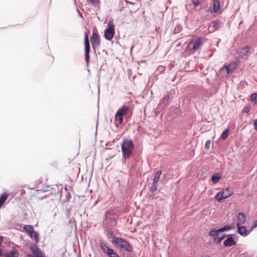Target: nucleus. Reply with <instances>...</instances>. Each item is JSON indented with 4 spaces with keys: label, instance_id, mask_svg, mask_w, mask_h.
I'll return each mask as SVG.
<instances>
[{
    "label": "nucleus",
    "instance_id": "obj_34",
    "mask_svg": "<svg viewBox=\"0 0 257 257\" xmlns=\"http://www.w3.org/2000/svg\"><path fill=\"white\" fill-rule=\"evenodd\" d=\"M165 69L166 67L161 65L158 67L157 71L159 73H162L165 71Z\"/></svg>",
    "mask_w": 257,
    "mask_h": 257
},
{
    "label": "nucleus",
    "instance_id": "obj_30",
    "mask_svg": "<svg viewBox=\"0 0 257 257\" xmlns=\"http://www.w3.org/2000/svg\"><path fill=\"white\" fill-rule=\"evenodd\" d=\"M250 100L255 105H257V93H253L251 95Z\"/></svg>",
    "mask_w": 257,
    "mask_h": 257
},
{
    "label": "nucleus",
    "instance_id": "obj_2",
    "mask_svg": "<svg viewBox=\"0 0 257 257\" xmlns=\"http://www.w3.org/2000/svg\"><path fill=\"white\" fill-rule=\"evenodd\" d=\"M49 191H50L51 194H54L56 197L58 196L60 198H61L62 196V189H59L57 186L52 188L49 186H47L46 188L37 189L36 194H38L41 192L45 193Z\"/></svg>",
    "mask_w": 257,
    "mask_h": 257
},
{
    "label": "nucleus",
    "instance_id": "obj_44",
    "mask_svg": "<svg viewBox=\"0 0 257 257\" xmlns=\"http://www.w3.org/2000/svg\"><path fill=\"white\" fill-rule=\"evenodd\" d=\"M173 67H174V65H172L171 64H170L169 65V67L170 69L172 68Z\"/></svg>",
    "mask_w": 257,
    "mask_h": 257
},
{
    "label": "nucleus",
    "instance_id": "obj_37",
    "mask_svg": "<svg viewBox=\"0 0 257 257\" xmlns=\"http://www.w3.org/2000/svg\"><path fill=\"white\" fill-rule=\"evenodd\" d=\"M218 24V23L217 21H212L211 23V25L210 27H213V28H215L216 26H217Z\"/></svg>",
    "mask_w": 257,
    "mask_h": 257
},
{
    "label": "nucleus",
    "instance_id": "obj_18",
    "mask_svg": "<svg viewBox=\"0 0 257 257\" xmlns=\"http://www.w3.org/2000/svg\"><path fill=\"white\" fill-rule=\"evenodd\" d=\"M221 179V175L219 173L214 174L211 177V181L214 184L218 182Z\"/></svg>",
    "mask_w": 257,
    "mask_h": 257
},
{
    "label": "nucleus",
    "instance_id": "obj_43",
    "mask_svg": "<svg viewBox=\"0 0 257 257\" xmlns=\"http://www.w3.org/2000/svg\"><path fill=\"white\" fill-rule=\"evenodd\" d=\"M4 237L0 236V245H1L2 242L3 241Z\"/></svg>",
    "mask_w": 257,
    "mask_h": 257
},
{
    "label": "nucleus",
    "instance_id": "obj_42",
    "mask_svg": "<svg viewBox=\"0 0 257 257\" xmlns=\"http://www.w3.org/2000/svg\"><path fill=\"white\" fill-rule=\"evenodd\" d=\"M170 109L171 110H175L176 111H177V108H176L174 106H172L171 108H170Z\"/></svg>",
    "mask_w": 257,
    "mask_h": 257
},
{
    "label": "nucleus",
    "instance_id": "obj_41",
    "mask_svg": "<svg viewBox=\"0 0 257 257\" xmlns=\"http://www.w3.org/2000/svg\"><path fill=\"white\" fill-rule=\"evenodd\" d=\"M88 3H89L91 4H94L95 0H86Z\"/></svg>",
    "mask_w": 257,
    "mask_h": 257
},
{
    "label": "nucleus",
    "instance_id": "obj_21",
    "mask_svg": "<svg viewBox=\"0 0 257 257\" xmlns=\"http://www.w3.org/2000/svg\"><path fill=\"white\" fill-rule=\"evenodd\" d=\"M202 42L200 38H197L193 43V49L196 50L201 45Z\"/></svg>",
    "mask_w": 257,
    "mask_h": 257
},
{
    "label": "nucleus",
    "instance_id": "obj_22",
    "mask_svg": "<svg viewBox=\"0 0 257 257\" xmlns=\"http://www.w3.org/2000/svg\"><path fill=\"white\" fill-rule=\"evenodd\" d=\"M9 195L6 193L3 194L0 196V208L4 205Z\"/></svg>",
    "mask_w": 257,
    "mask_h": 257
},
{
    "label": "nucleus",
    "instance_id": "obj_16",
    "mask_svg": "<svg viewBox=\"0 0 257 257\" xmlns=\"http://www.w3.org/2000/svg\"><path fill=\"white\" fill-rule=\"evenodd\" d=\"M221 230L220 229V228H218V229H216V228H213L212 229H211L209 232V235L211 236V237H217V236H218V235L219 234V233H221Z\"/></svg>",
    "mask_w": 257,
    "mask_h": 257
},
{
    "label": "nucleus",
    "instance_id": "obj_31",
    "mask_svg": "<svg viewBox=\"0 0 257 257\" xmlns=\"http://www.w3.org/2000/svg\"><path fill=\"white\" fill-rule=\"evenodd\" d=\"M158 184H154V182H153L152 186L150 188V191L153 192L152 194L150 195V197L154 195V192L157 190Z\"/></svg>",
    "mask_w": 257,
    "mask_h": 257
},
{
    "label": "nucleus",
    "instance_id": "obj_12",
    "mask_svg": "<svg viewBox=\"0 0 257 257\" xmlns=\"http://www.w3.org/2000/svg\"><path fill=\"white\" fill-rule=\"evenodd\" d=\"M30 249L36 255H43V252L36 244H31L30 246Z\"/></svg>",
    "mask_w": 257,
    "mask_h": 257
},
{
    "label": "nucleus",
    "instance_id": "obj_29",
    "mask_svg": "<svg viewBox=\"0 0 257 257\" xmlns=\"http://www.w3.org/2000/svg\"><path fill=\"white\" fill-rule=\"evenodd\" d=\"M232 229V227L230 225H225L224 226L220 228L221 232L222 233L225 231H228Z\"/></svg>",
    "mask_w": 257,
    "mask_h": 257
},
{
    "label": "nucleus",
    "instance_id": "obj_7",
    "mask_svg": "<svg viewBox=\"0 0 257 257\" xmlns=\"http://www.w3.org/2000/svg\"><path fill=\"white\" fill-rule=\"evenodd\" d=\"M173 93L172 91H170L165 95L159 103L158 107L160 109H163L167 107L173 99Z\"/></svg>",
    "mask_w": 257,
    "mask_h": 257
},
{
    "label": "nucleus",
    "instance_id": "obj_23",
    "mask_svg": "<svg viewBox=\"0 0 257 257\" xmlns=\"http://www.w3.org/2000/svg\"><path fill=\"white\" fill-rule=\"evenodd\" d=\"M250 49V47L248 45H246L241 49L240 53L241 55H243V56H246L247 55Z\"/></svg>",
    "mask_w": 257,
    "mask_h": 257
},
{
    "label": "nucleus",
    "instance_id": "obj_33",
    "mask_svg": "<svg viewBox=\"0 0 257 257\" xmlns=\"http://www.w3.org/2000/svg\"><path fill=\"white\" fill-rule=\"evenodd\" d=\"M107 254L109 257H120L118 253L113 249L112 251H110Z\"/></svg>",
    "mask_w": 257,
    "mask_h": 257
},
{
    "label": "nucleus",
    "instance_id": "obj_47",
    "mask_svg": "<svg viewBox=\"0 0 257 257\" xmlns=\"http://www.w3.org/2000/svg\"><path fill=\"white\" fill-rule=\"evenodd\" d=\"M125 257H130V254H128H128H126L125 255Z\"/></svg>",
    "mask_w": 257,
    "mask_h": 257
},
{
    "label": "nucleus",
    "instance_id": "obj_39",
    "mask_svg": "<svg viewBox=\"0 0 257 257\" xmlns=\"http://www.w3.org/2000/svg\"><path fill=\"white\" fill-rule=\"evenodd\" d=\"M257 227V220H255L253 224L251 227V229H253Z\"/></svg>",
    "mask_w": 257,
    "mask_h": 257
},
{
    "label": "nucleus",
    "instance_id": "obj_19",
    "mask_svg": "<svg viewBox=\"0 0 257 257\" xmlns=\"http://www.w3.org/2000/svg\"><path fill=\"white\" fill-rule=\"evenodd\" d=\"M245 219H246V215L242 213V212H239L237 215V220L239 221L240 224H243L245 222Z\"/></svg>",
    "mask_w": 257,
    "mask_h": 257
},
{
    "label": "nucleus",
    "instance_id": "obj_35",
    "mask_svg": "<svg viewBox=\"0 0 257 257\" xmlns=\"http://www.w3.org/2000/svg\"><path fill=\"white\" fill-rule=\"evenodd\" d=\"M107 235L108 237L109 238H112L113 240H115V239L117 238L114 236L113 233L111 230H109V231H107Z\"/></svg>",
    "mask_w": 257,
    "mask_h": 257
},
{
    "label": "nucleus",
    "instance_id": "obj_15",
    "mask_svg": "<svg viewBox=\"0 0 257 257\" xmlns=\"http://www.w3.org/2000/svg\"><path fill=\"white\" fill-rule=\"evenodd\" d=\"M19 255V251L16 248H13V249L9 253H6L5 257H18Z\"/></svg>",
    "mask_w": 257,
    "mask_h": 257
},
{
    "label": "nucleus",
    "instance_id": "obj_14",
    "mask_svg": "<svg viewBox=\"0 0 257 257\" xmlns=\"http://www.w3.org/2000/svg\"><path fill=\"white\" fill-rule=\"evenodd\" d=\"M236 63L229 64L228 66H225L223 67L221 71H225L226 74L228 75L230 72H232L235 68Z\"/></svg>",
    "mask_w": 257,
    "mask_h": 257
},
{
    "label": "nucleus",
    "instance_id": "obj_13",
    "mask_svg": "<svg viewBox=\"0 0 257 257\" xmlns=\"http://www.w3.org/2000/svg\"><path fill=\"white\" fill-rule=\"evenodd\" d=\"M213 9L210 11L211 13H216L220 9V5L219 0H213Z\"/></svg>",
    "mask_w": 257,
    "mask_h": 257
},
{
    "label": "nucleus",
    "instance_id": "obj_6",
    "mask_svg": "<svg viewBox=\"0 0 257 257\" xmlns=\"http://www.w3.org/2000/svg\"><path fill=\"white\" fill-rule=\"evenodd\" d=\"M233 193V192L228 188L223 189L221 191L218 192L216 196L215 199L218 201H220L223 199H225L231 196Z\"/></svg>",
    "mask_w": 257,
    "mask_h": 257
},
{
    "label": "nucleus",
    "instance_id": "obj_28",
    "mask_svg": "<svg viewBox=\"0 0 257 257\" xmlns=\"http://www.w3.org/2000/svg\"><path fill=\"white\" fill-rule=\"evenodd\" d=\"M229 132V129L228 128H226L221 134V136H220V138L223 139V140L226 139L227 138L228 136Z\"/></svg>",
    "mask_w": 257,
    "mask_h": 257
},
{
    "label": "nucleus",
    "instance_id": "obj_4",
    "mask_svg": "<svg viewBox=\"0 0 257 257\" xmlns=\"http://www.w3.org/2000/svg\"><path fill=\"white\" fill-rule=\"evenodd\" d=\"M111 241L115 244L120 246L121 248L126 250L128 252L133 251V247L130 243L122 238H116L115 240H112Z\"/></svg>",
    "mask_w": 257,
    "mask_h": 257
},
{
    "label": "nucleus",
    "instance_id": "obj_17",
    "mask_svg": "<svg viewBox=\"0 0 257 257\" xmlns=\"http://www.w3.org/2000/svg\"><path fill=\"white\" fill-rule=\"evenodd\" d=\"M100 246L101 249L107 254L109 253L108 252L110 251H111L113 250V249L110 248L107 244L102 242H100Z\"/></svg>",
    "mask_w": 257,
    "mask_h": 257
},
{
    "label": "nucleus",
    "instance_id": "obj_49",
    "mask_svg": "<svg viewBox=\"0 0 257 257\" xmlns=\"http://www.w3.org/2000/svg\"><path fill=\"white\" fill-rule=\"evenodd\" d=\"M46 198V196H42V197L41 198V199H44V198Z\"/></svg>",
    "mask_w": 257,
    "mask_h": 257
},
{
    "label": "nucleus",
    "instance_id": "obj_45",
    "mask_svg": "<svg viewBox=\"0 0 257 257\" xmlns=\"http://www.w3.org/2000/svg\"><path fill=\"white\" fill-rule=\"evenodd\" d=\"M254 22L257 23V16L254 18Z\"/></svg>",
    "mask_w": 257,
    "mask_h": 257
},
{
    "label": "nucleus",
    "instance_id": "obj_5",
    "mask_svg": "<svg viewBox=\"0 0 257 257\" xmlns=\"http://www.w3.org/2000/svg\"><path fill=\"white\" fill-rule=\"evenodd\" d=\"M114 34L115 29L113 21H109L108 22L107 28L104 30V38L106 40L110 41L113 38Z\"/></svg>",
    "mask_w": 257,
    "mask_h": 257
},
{
    "label": "nucleus",
    "instance_id": "obj_46",
    "mask_svg": "<svg viewBox=\"0 0 257 257\" xmlns=\"http://www.w3.org/2000/svg\"><path fill=\"white\" fill-rule=\"evenodd\" d=\"M248 111H249V108H245V112H248Z\"/></svg>",
    "mask_w": 257,
    "mask_h": 257
},
{
    "label": "nucleus",
    "instance_id": "obj_36",
    "mask_svg": "<svg viewBox=\"0 0 257 257\" xmlns=\"http://www.w3.org/2000/svg\"><path fill=\"white\" fill-rule=\"evenodd\" d=\"M191 3L195 7H197L201 3L200 0H191Z\"/></svg>",
    "mask_w": 257,
    "mask_h": 257
},
{
    "label": "nucleus",
    "instance_id": "obj_8",
    "mask_svg": "<svg viewBox=\"0 0 257 257\" xmlns=\"http://www.w3.org/2000/svg\"><path fill=\"white\" fill-rule=\"evenodd\" d=\"M84 43L85 46V59L87 64L88 65L90 59L89 53L90 51V47L88 34L87 32H85L84 34Z\"/></svg>",
    "mask_w": 257,
    "mask_h": 257
},
{
    "label": "nucleus",
    "instance_id": "obj_48",
    "mask_svg": "<svg viewBox=\"0 0 257 257\" xmlns=\"http://www.w3.org/2000/svg\"><path fill=\"white\" fill-rule=\"evenodd\" d=\"M0 254H1V255H3V252H2V249H1V248H0Z\"/></svg>",
    "mask_w": 257,
    "mask_h": 257
},
{
    "label": "nucleus",
    "instance_id": "obj_20",
    "mask_svg": "<svg viewBox=\"0 0 257 257\" xmlns=\"http://www.w3.org/2000/svg\"><path fill=\"white\" fill-rule=\"evenodd\" d=\"M162 173V170H158L157 171L155 174L154 177L153 178V182H154V184H158V181H159V179L160 178V176Z\"/></svg>",
    "mask_w": 257,
    "mask_h": 257
},
{
    "label": "nucleus",
    "instance_id": "obj_25",
    "mask_svg": "<svg viewBox=\"0 0 257 257\" xmlns=\"http://www.w3.org/2000/svg\"><path fill=\"white\" fill-rule=\"evenodd\" d=\"M24 229L29 234L33 232L34 228L32 225H25L24 226Z\"/></svg>",
    "mask_w": 257,
    "mask_h": 257
},
{
    "label": "nucleus",
    "instance_id": "obj_1",
    "mask_svg": "<svg viewBox=\"0 0 257 257\" xmlns=\"http://www.w3.org/2000/svg\"><path fill=\"white\" fill-rule=\"evenodd\" d=\"M135 145L132 140L124 139L121 144V152L123 155V159L126 160L130 158L132 155L134 150Z\"/></svg>",
    "mask_w": 257,
    "mask_h": 257
},
{
    "label": "nucleus",
    "instance_id": "obj_50",
    "mask_svg": "<svg viewBox=\"0 0 257 257\" xmlns=\"http://www.w3.org/2000/svg\"><path fill=\"white\" fill-rule=\"evenodd\" d=\"M39 257H45L44 255L40 256Z\"/></svg>",
    "mask_w": 257,
    "mask_h": 257
},
{
    "label": "nucleus",
    "instance_id": "obj_40",
    "mask_svg": "<svg viewBox=\"0 0 257 257\" xmlns=\"http://www.w3.org/2000/svg\"><path fill=\"white\" fill-rule=\"evenodd\" d=\"M254 129L257 131V119L254 120Z\"/></svg>",
    "mask_w": 257,
    "mask_h": 257
},
{
    "label": "nucleus",
    "instance_id": "obj_3",
    "mask_svg": "<svg viewBox=\"0 0 257 257\" xmlns=\"http://www.w3.org/2000/svg\"><path fill=\"white\" fill-rule=\"evenodd\" d=\"M129 111V107L126 105H123L118 109L115 115V119L118 124H120L122 123L123 116H125Z\"/></svg>",
    "mask_w": 257,
    "mask_h": 257
},
{
    "label": "nucleus",
    "instance_id": "obj_9",
    "mask_svg": "<svg viewBox=\"0 0 257 257\" xmlns=\"http://www.w3.org/2000/svg\"><path fill=\"white\" fill-rule=\"evenodd\" d=\"M90 41L93 49L95 50L100 46V36L96 33L93 32L92 35L90 38Z\"/></svg>",
    "mask_w": 257,
    "mask_h": 257
},
{
    "label": "nucleus",
    "instance_id": "obj_24",
    "mask_svg": "<svg viewBox=\"0 0 257 257\" xmlns=\"http://www.w3.org/2000/svg\"><path fill=\"white\" fill-rule=\"evenodd\" d=\"M227 234H223L220 236H217L213 238V241L216 243H219L223 239L226 238Z\"/></svg>",
    "mask_w": 257,
    "mask_h": 257
},
{
    "label": "nucleus",
    "instance_id": "obj_26",
    "mask_svg": "<svg viewBox=\"0 0 257 257\" xmlns=\"http://www.w3.org/2000/svg\"><path fill=\"white\" fill-rule=\"evenodd\" d=\"M65 190L66 191V194L64 199L62 200V203L68 202L71 198V194L70 192H67V188L66 187L65 188Z\"/></svg>",
    "mask_w": 257,
    "mask_h": 257
},
{
    "label": "nucleus",
    "instance_id": "obj_38",
    "mask_svg": "<svg viewBox=\"0 0 257 257\" xmlns=\"http://www.w3.org/2000/svg\"><path fill=\"white\" fill-rule=\"evenodd\" d=\"M210 141L207 140L205 143V148L209 149L210 148Z\"/></svg>",
    "mask_w": 257,
    "mask_h": 257
},
{
    "label": "nucleus",
    "instance_id": "obj_27",
    "mask_svg": "<svg viewBox=\"0 0 257 257\" xmlns=\"http://www.w3.org/2000/svg\"><path fill=\"white\" fill-rule=\"evenodd\" d=\"M29 235L31 238H34L37 243L39 242V234L37 232L34 231L33 233H30Z\"/></svg>",
    "mask_w": 257,
    "mask_h": 257
},
{
    "label": "nucleus",
    "instance_id": "obj_10",
    "mask_svg": "<svg viewBox=\"0 0 257 257\" xmlns=\"http://www.w3.org/2000/svg\"><path fill=\"white\" fill-rule=\"evenodd\" d=\"M234 234H227L226 239L223 241V245L226 247H230L236 244V242L234 239Z\"/></svg>",
    "mask_w": 257,
    "mask_h": 257
},
{
    "label": "nucleus",
    "instance_id": "obj_32",
    "mask_svg": "<svg viewBox=\"0 0 257 257\" xmlns=\"http://www.w3.org/2000/svg\"><path fill=\"white\" fill-rule=\"evenodd\" d=\"M182 30V27L181 25H177L174 29V32L175 34H177L180 33Z\"/></svg>",
    "mask_w": 257,
    "mask_h": 257
},
{
    "label": "nucleus",
    "instance_id": "obj_11",
    "mask_svg": "<svg viewBox=\"0 0 257 257\" xmlns=\"http://www.w3.org/2000/svg\"><path fill=\"white\" fill-rule=\"evenodd\" d=\"M236 228L237 233L242 236H246L250 233V231L247 230L245 226H241L239 223L236 224Z\"/></svg>",
    "mask_w": 257,
    "mask_h": 257
}]
</instances>
